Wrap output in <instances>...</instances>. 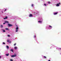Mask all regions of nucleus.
I'll return each instance as SVG.
<instances>
[{
	"label": "nucleus",
	"instance_id": "1",
	"mask_svg": "<svg viewBox=\"0 0 61 61\" xmlns=\"http://www.w3.org/2000/svg\"><path fill=\"white\" fill-rule=\"evenodd\" d=\"M8 25L9 26H13V25L10 24H8Z\"/></svg>",
	"mask_w": 61,
	"mask_h": 61
},
{
	"label": "nucleus",
	"instance_id": "2",
	"mask_svg": "<svg viewBox=\"0 0 61 61\" xmlns=\"http://www.w3.org/2000/svg\"><path fill=\"white\" fill-rule=\"evenodd\" d=\"M16 56V55L15 54L14 55L11 56L12 57H15V56Z\"/></svg>",
	"mask_w": 61,
	"mask_h": 61
},
{
	"label": "nucleus",
	"instance_id": "3",
	"mask_svg": "<svg viewBox=\"0 0 61 61\" xmlns=\"http://www.w3.org/2000/svg\"><path fill=\"white\" fill-rule=\"evenodd\" d=\"M33 16V15L31 14H30L29 15V17H32Z\"/></svg>",
	"mask_w": 61,
	"mask_h": 61
},
{
	"label": "nucleus",
	"instance_id": "4",
	"mask_svg": "<svg viewBox=\"0 0 61 61\" xmlns=\"http://www.w3.org/2000/svg\"><path fill=\"white\" fill-rule=\"evenodd\" d=\"M57 14H58V12H56V13H54V15H57Z\"/></svg>",
	"mask_w": 61,
	"mask_h": 61
},
{
	"label": "nucleus",
	"instance_id": "5",
	"mask_svg": "<svg viewBox=\"0 0 61 61\" xmlns=\"http://www.w3.org/2000/svg\"><path fill=\"white\" fill-rule=\"evenodd\" d=\"M3 19H7V16H6L5 17V18H4Z\"/></svg>",
	"mask_w": 61,
	"mask_h": 61
},
{
	"label": "nucleus",
	"instance_id": "6",
	"mask_svg": "<svg viewBox=\"0 0 61 61\" xmlns=\"http://www.w3.org/2000/svg\"><path fill=\"white\" fill-rule=\"evenodd\" d=\"M56 6H59V5L58 4H57Z\"/></svg>",
	"mask_w": 61,
	"mask_h": 61
},
{
	"label": "nucleus",
	"instance_id": "7",
	"mask_svg": "<svg viewBox=\"0 0 61 61\" xmlns=\"http://www.w3.org/2000/svg\"><path fill=\"white\" fill-rule=\"evenodd\" d=\"M9 53H8V54H6V55L7 56H9Z\"/></svg>",
	"mask_w": 61,
	"mask_h": 61
},
{
	"label": "nucleus",
	"instance_id": "8",
	"mask_svg": "<svg viewBox=\"0 0 61 61\" xmlns=\"http://www.w3.org/2000/svg\"><path fill=\"white\" fill-rule=\"evenodd\" d=\"M5 23H9V22H8V21H5Z\"/></svg>",
	"mask_w": 61,
	"mask_h": 61
},
{
	"label": "nucleus",
	"instance_id": "9",
	"mask_svg": "<svg viewBox=\"0 0 61 61\" xmlns=\"http://www.w3.org/2000/svg\"><path fill=\"white\" fill-rule=\"evenodd\" d=\"M10 51H11V52H13V50L12 49L10 50Z\"/></svg>",
	"mask_w": 61,
	"mask_h": 61
},
{
	"label": "nucleus",
	"instance_id": "10",
	"mask_svg": "<svg viewBox=\"0 0 61 61\" xmlns=\"http://www.w3.org/2000/svg\"><path fill=\"white\" fill-rule=\"evenodd\" d=\"M2 30L3 31V32H5V30Z\"/></svg>",
	"mask_w": 61,
	"mask_h": 61
},
{
	"label": "nucleus",
	"instance_id": "11",
	"mask_svg": "<svg viewBox=\"0 0 61 61\" xmlns=\"http://www.w3.org/2000/svg\"><path fill=\"white\" fill-rule=\"evenodd\" d=\"M3 26L2 25H0V27H1L2 28H3Z\"/></svg>",
	"mask_w": 61,
	"mask_h": 61
},
{
	"label": "nucleus",
	"instance_id": "12",
	"mask_svg": "<svg viewBox=\"0 0 61 61\" xmlns=\"http://www.w3.org/2000/svg\"><path fill=\"white\" fill-rule=\"evenodd\" d=\"M6 47L8 49H9V46H7Z\"/></svg>",
	"mask_w": 61,
	"mask_h": 61
},
{
	"label": "nucleus",
	"instance_id": "13",
	"mask_svg": "<svg viewBox=\"0 0 61 61\" xmlns=\"http://www.w3.org/2000/svg\"><path fill=\"white\" fill-rule=\"evenodd\" d=\"M17 49V47H15L14 49Z\"/></svg>",
	"mask_w": 61,
	"mask_h": 61
},
{
	"label": "nucleus",
	"instance_id": "14",
	"mask_svg": "<svg viewBox=\"0 0 61 61\" xmlns=\"http://www.w3.org/2000/svg\"><path fill=\"white\" fill-rule=\"evenodd\" d=\"M16 30H18V27H17L16 28Z\"/></svg>",
	"mask_w": 61,
	"mask_h": 61
},
{
	"label": "nucleus",
	"instance_id": "15",
	"mask_svg": "<svg viewBox=\"0 0 61 61\" xmlns=\"http://www.w3.org/2000/svg\"><path fill=\"white\" fill-rule=\"evenodd\" d=\"M39 23H42V21H38Z\"/></svg>",
	"mask_w": 61,
	"mask_h": 61
},
{
	"label": "nucleus",
	"instance_id": "16",
	"mask_svg": "<svg viewBox=\"0 0 61 61\" xmlns=\"http://www.w3.org/2000/svg\"><path fill=\"white\" fill-rule=\"evenodd\" d=\"M5 29H6V30H8V29L7 28H6Z\"/></svg>",
	"mask_w": 61,
	"mask_h": 61
},
{
	"label": "nucleus",
	"instance_id": "17",
	"mask_svg": "<svg viewBox=\"0 0 61 61\" xmlns=\"http://www.w3.org/2000/svg\"><path fill=\"white\" fill-rule=\"evenodd\" d=\"M16 32H18V30H16Z\"/></svg>",
	"mask_w": 61,
	"mask_h": 61
},
{
	"label": "nucleus",
	"instance_id": "18",
	"mask_svg": "<svg viewBox=\"0 0 61 61\" xmlns=\"http://www.w3.org/2000/svg\"><path fill=\"white\" fill-rule=\"evenodd\" d=\"M31 6L32 7H33V6H34V5H33V4H32L31 5Z\"/></svg>",
	"mask_w": 61,
	"mask_h": 61
},
{
	"label": "nucleus",
	"instance_id": "19",
	"mask_svg": "<svg viewBox=\"0 0 61 61\" xmlns=\"http://www.w3.org/2000/svg\"><path fill=\"white\" fill-rule=\"evenodd\" d=\"M44 58H45V59H46V57L45 56H44Z\"/></svg>",
	"mask_w": 61,
	"mask_h": 61
},
{
	"label": "nucleus",
	"instance_id": "20",
	"mask_svg": "<svg viewBox=\"0 0 61 61\" xmlns=\"http://www.w3.org/2000/svg\"><path fill=\"white\" fill-rule=\"evenodd\" d=\"M34 38H36V36H34Z\"/></svg>",
	"mask_w": 61,
	"mask_h": 61
},
{
	"label": "nucleus",
	"instance_id": "21",
	"mask_svg": "<svg viewBox=\"0 0 61 61\" xmlns=\"http://www.w3.org/2000/svg\"><path fill=\"white\" fill-rule=\"evenodd\" d=\"M3 44H4V45H5V43L4 42H3Z\"/></svg>",
	"mask_w": 61,
	"mask_h": 61
},
{
	"label": "nucleus",
	"instance_id": "22",
	"mask_svg": "<svg viewBox=\"0 0 61 61\" xmlns=\"http://www.w3.org/2000/svg\"><path fill=\"white\" fill-rule=\"evenodd\" d=\"M49 27H52V26L51 25H50Z\"/></svg>",
	"mask_w": 61,
	"mask_h": 61
},
{
	"label": "nucleus",
	"instance_id": "23",
	"mask_svg": "<svg viewBox=\"0 0 61 61\" xmlns=\"http://www.w3.org/2000/svg\"><path fill=\"white\" fill-rule=\"evenodd\" d=\"M8 37H10V36L9 35H8Z\"/></svg>",
	"mask_w": 61,
	"mask_h": 61
},
{
	"label": "nucleus",
	"instance_id": "24",
	"mask_svg": "<svg viewBox=\"0 0 61 61\" xmlns=\"http://www.w3.org/2000/svg\"><path fill=\"white\" fill-rule=\"evenodd\" d=\"M15 45H16V43H15V44L14 45V46H15Z\"/></svg>",
	"mask_w": 61,
	"mask_h": 61
},
{
	"label": "nucleus",
	"instance_id": "25",
	"mask_svg": "<svg viewBox=\"0 0 61 61\" xmlns=\"http://www.w3.org/2000/svg\"><path fill=\"white\" fill-rule=\"evenodd\" d=\"M48 4H50V2H49V1L48 2Z\"/></svg>",
	"mask_w": 61,
	"mask_h": 61
},
{
	"label": "nucleus",
	"instance_id": "26",
	"mask_svg": "<svg viewBox=\"0 0 61 61\" xmlns=\"http://www.w3.org/2000/svg\"><path fill=\"white\" fill-rule=\"evenodd\" d=\"M44 5H45V6H46V5L45 4H44Z\"/></svg>",
	"mask_w": 61,
	"mask_h": 61
},
{
	"label": "nucleus",
	"instance_id": "27",
	"mask_svg": "<svg viewBox=\"0 0 61 61\" xmlns=\"http://www.w3.org/2000/svg\"><path fill=\"white\" fill-rule=\"evenodd\" d=\"M7 42H9V40H8L7 41Z\"/></svg>",
	"mask_w": 61,
	"mask_h": 61
},
{
	"label": "nucleus",
	"instance_id": "28",
	"mask_svg": "<svg viewBox=\"0 0 61 61\" xmlns=\"http://www.w3.org/2000/svg\"><path fill=\"white\" fill-rule=\"evenodd\" d=\"M10 61H13V60L12 59H10Z\"/></svg>",
	"mask_w": 61,
	"mask_h": 61
},
{
	"label": "nucleus",
	"instance_id": "29",
	"mask_svg": "<svg viewBox=\"0 0 61 61\" xmlns=\"http://www.w3.org/2000/svg\"><path fill=\"white\" fill-rule=\"evenodd\" d=\"M5 23H3V24L4 25H5Z\"/></svg>",
	"mask_w": 61,
	"mask_h": 61
},
{
	"label": "nucleus",
	"instance_id": "30",
	"mask_svg": "<svg viewBox=\"0 0 61 61\" xmlns=\"http://www.w3.org/2000/svg\"><path fill=\"white\" fill-rule=\"evenodd\" d=\"M5 11H6V9H5Z\"/></svg>",
	"mask_w": 61,
	"mask_h": 61
},
{
	"label": "nucleus",
	"instance_id": "31",
	"mask_svg": "<svg viewBox=\"0 0 61 61\" xmlns=\"http://www.w3.org/2000/svg\"><path fill=\"white\" fill-rule=\"evenodd\" d=\"M1 58V56H0V58Z\"/></svg>",
	"mask_w": 61,
	"mask_h": 61
},
{
	"label": "nucleus",
	"instance_id": "32",
	"mask_svg": "<svg viewBox=\"0 0 61 61\" xmlns=\"http://www.w3.org/2000/svg\"><path fill=\"white\" fill-rule=\"evenodd\" d=\"M11 41H9V42H10V43H11Z\"/></svg>",
	"mask_w": 61,
	"mask_h": 61
},
{
	"label": "nucleus",
	"instance_id": "33",
	"mask_svg": "<svg viewBox=\"0 0 61 61\" xmlns=\"http://www.w3.org/2000/svg\"><path fill=\"white\" fill-rule=\"evenodd\" d=\"M59 4H60V3H59Z\"/></svg>",
	"mask_w": 61,
	"mask_h": 61
},
{
	"label": "nucleus",
	"instance_id": "34",
	"mask_svg": "<svg viewBox=\"0 0 61 61\" xmlns=\"http://www.w3.org/2000/svg\"><path fill=\"white\" fill-rule=\"evenodd\" d=\"M48 61H50V60H49Z\"/></svg>",
	"mask_w": 61,
	"mask_h": 61
}]
</instances>
